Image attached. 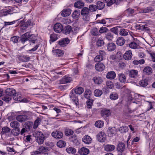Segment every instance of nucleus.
<instances>
[{
  "instance_id": "f257e3e1",
  "label": "nucleus",
  "mask_w": 155,
  "mask_h": 155,
  "mask_svg": "<svg viewBox=\"0 0 155 155\" xmlns=\"http://www.w3.org/2000/svg\"><path fill=\"white\" fill-rule=\"evenodd\" d=\"M27 40L33 43H35V41L37 40V38L34 35H30L29 32H27L22 35L21 41L22 43L24 44Z\"/></svg>"
},
{
  "instance_id": "f03ea898",
  "label": "nucleus",
  "mask_w": 155,
  "mask_h": 155,
  "mask_svg": "<svg viewBox=\"0 0 155 155\" xmlns=\"http://www.w3.org/2000/svg\"><path fill=\"white\" fill-rule=\"evenodd\" d=\"M5 92L6 95L2 97V99L6 102L9 101L12 99V96L13 97L16 93L15 90L10 88L7 89Z\"/></svg>"
},
{
  "instance_id": "7ed1b4c3",
  "label": "nucleus",
  "mask_w": 155,
  "mask_h": 155,
  "mask_svg": "<svg viewBox=\"0 0 155 155\" xmlns=\"http://www.w3.org/2000/svg\"><path fill=\"white\" fill-rule=\"evenodd\" d=\"M90 12L89 8L87 7H84L81 9V15L83 16V19L86 21H88L90 19Z\"/></svg>"
},
{
  "instance_id": "20e7f679",
  "label": "nucleus",
  "mask_w": 155,
  "mask_h": 155,
  "mask_svg": "<svg viewBox=\"0 0 155 155\" xmlns=\"http://www.w3.org/2000/svg\"><path fill=\"white\" fill-rule=\"evenodd\" d=\"M48 149L46 147L41 146L37 151H35L32 152V155L38 154L39 153L46 154V153L48 151Z\"/></svg>"
},
{
  "instance_id": "39448f33",
  "label": "nucleus",
  "mask_w": 155,
  "mask_h": 155,
  "mask_svg": "<svg viewBox=\"0 0 155 155\" xmlns=\"http://www.w3.org/2000/svg\"><path fill=\"white\" fill-rule=\"evenodd\" d=\"M97 139L100 142H103L106 140V135L104 132H100L97 134Z\"/></svg>"
},
{
  "instance_id": "423d86ee",
  "label": "nucleus",
  "mask_w": 155,
  "mask_h": 155,
  "mask_svg": "<svg viewBox=\"0 0 155 155\" xmlns=\"http://www.w3.org/2000/svg\"><path fill=\"white\" fill-rule=\"evenodd\" d=\"M63 29V26L60 23H57L54 26V30L57 33L61 32L62 31Z\"/></svg>"
},
{
  "instance_id": "0eeeda50",
  "label": "nucleus",
  "mask_w": 155,
  "mask_h": 155,
  "mask_svg": "<svg viewBox=\"0 0 155 155\" xmlns=\"http://www.w3.org/2000/svg\"><path fill=\"white\" fill-rule=\"evenodd\" d=\"M51 135L54 138L58 139L62 138L63 136L62 132L58 130L53 132Z\"/></svg>"
},
{
  "instance_id": "6e6552de",
  "label": "nucleus",
  "mask_w": 155,
  "mask_h": 155,
  "mask_svg": "<svg viewBox=\"0 0 155 155\" xmlns=\"http://www.w3.org/2000/svg\"><path fill=\"white\" fill-rule=\"evenodd\" d=\"M59 45L61 47H64L68 45L70 40L68 38H65L62 39L59 41Z\"/></svg>"
},
{
  "instance_id": "1a4fd4ad",
  "label": "nucleus",
  "mask_w": 155,
  "mask_h": 155,
  "mask_svg": "<svg viewBox=\"0 0 155 155\" xmlns=\"http://www.w3.org/2000/svg\"><path fill=\"white\" fill-rule=\"evenodd\" d=\"M95 68L96 70L99 71H101L105 69V66L102 63L98 62L95 65Z\"/></svg>"
},
{
  "instance_id": "9d476101",
  "label": "nucleus",
  "mask_w": 155,
  "mask_h": 155,
  "mask_svg": "<svg viewBox=\"0 0 155 155\" xmlns=\"http://www.w3.org/2000/svg\"><path fill=\"white\" fill-rule=\"evenodd\" d=\"M92 139L88 135H85L82 138V141L86 144H89L91 143Z\"/></svg>"
},
{
  "instance_id": "9b49d317",
  "label": "nucleus",
  "mask_w": 155,
  "mask_h": 155,
  "mask_svg": "<svg viewBox=\"0 0 155 155\" xmlns=\"http://www.w3.org/2000/svg\"><path fill=\"white\" fill-rule=\"evenodd\" d=\"M52 52L54 55L58 57L62 56L64 54L63 51L59 49L53 50Z\"/></svg>"
},
{
  "instance_id": "f8f14e48",
  "label": "nucleus",
  "mask_w": 155,
  "mask_h": 155,
  "mask_svg": "<svg viewBox=\"0 0 155 155\" xmlns=\"http://www.w3.org/2000/svg\"><path fill=\"white\" fill-rule=\"evenodd\" d=\"M16 120L20 122H24L28 119L27 117L25 115H20L16 117Z\"/></svg>"
},
{
  "instance_id": "ddd939ff",
  "label": "nucleus",
  "mask_w": 155,
  "mask_h": 155,
  "mask_svg": "<svg viewBox=\"0 0 155 155\" xmlns=\"http://www.w3.org/2000/svg\"><path fill=\"white\" fill-rule=\"evenodd\" d=\"M125 148V144L124 143L121 142L118 144L117 148L118 151L120 153H122L124 151Z\"/></svg>"
},
{
  "instance_id": "4468645a",
  "label": "nucleus",
  "mask_w": 155,
  "mask_h": 155,
  "mask_svg": "<svg viewBox=\"0 0 155 155\" xmlns=\"http://www.w3.org/2000/svg\"><path fill=\"white\" fill-rule=\"evenodd\" d=\"M78 152L81 155H87L89 153V150L87 148L83 147L79 150Z\"/></svg>"
},
{
  "instance_id": "2eb2a0df",
  "label": "nucleus",
  "mask_w": 155,
  "mask_h": 155,
  "mask_svg": "<svg viewBox=\"0 0 155 155\" xmlns=\"http://www.w3.org/2000/svg\"><path fill=\"white\" fill-rule=\"evenodd\" d=\"M71 81V79L70 77L65 76L60 80V82L61 84H65L70 83Z\"/></svg>"
},
{
  "instance_id": "dca6fc26",
  "label": "nucleus",
  "mask_w": 155,
  "mask_h": 155,
  "mask_svg": "<svg viewBox=\"0 0 155 155\" xmlns=\"http://www.w3.org/2000/svg\"><path fill=\"white\" fill-rule=\"evenodd\" d=\"M10 125L11 127L14 129H20V124L17 120H12L10 123Z\"/></svg>"
},
{
  "instance_id": "f3484780",
  "label": "nucleus",
  "mask_w": 155,
  "mask_h": 155,
  "mask_svg": "<svg viewBox=\"0 0 155 155\" xmlns=\"http://www.w3.org/2000/svg\"><path fill=\"white\" fill-rule=\"evenodd\" d=\"M132 53L130 50H129L124 54L123 57L126 60H130L132 58Z\"/></svg>"
},
{
  "instance_id": "a211bd4d",
  "label": "nucleus",
  "mask_w": 155,
  "mask_h": 155,
  "mask_svg": "<svg viewBox=\"0 0 155 155\" xmlns=\"http://www.w3.org/2000/svg\"><path fill=\"white\" fill-rule=\"evenodd\" d=\"M70 97L71 99L76 105H78V99L74 93L73 92H71L70 94Z\"/></svg>"
},
{
  "instance_id": "6ab92c4d",
  "label": "nucleus",
  "mask_w": 155,
  "mask_h": 155,
  "mask_svg": "<svg viewBox=\"0 0 155 155\" xmlns=\"http://www.w3.org/2000/svg\"><path fill=\"white\" fill-rule=\"evenodd\" d=\"M73 90L74 91V92L76 94L79 95L81 94L84 91V88L80 87H76L73 89Z\"/></svg>"
},
{
  "instance_id": "aec40b11",
  "label": "nucleus",
  "mask_w": 155,
  "mask_h": 155,
  "mask_svg": "<svg viewBox=\"0 0 155 155\" xmlns=\"http://www.w3.org/2000/svg\"><path fill=\"white\" fill-rule=\"evenodd\" d=\"M72 29L71 27L69 25L66 26L62 31L63 33L67 35L70 33Z\"/></svg>"
},
{
  "instance_id": "412c9836",
  "label": "nucleus",
  "mask_w": 155,
  "mask_h": 155,
  "mask_svg": "<svg viewBox=\"0 0 155 155\" xmlns=\"http://www.w3.org/2000/svg\"><path fill=\"white\" fill-rule=\"evenodd\" d=\"M138 74V71L137 70H131L129 71V75L130 77L134 78L137 77Z\"/></svg>"
},
{
  "instance_id": "4be33fe9",
  "label": "nucleus",
  "mask_w": 155,
  "mask_h": 155,
  "mask_svg": "<svg viewBox=\"0 0 155 155\" xmlns=\"http://www.w3.org/2000/svg\"><path fill=\"white\" fill-rule=\"evenodd\" d=\"M125 42V40L124 38L122 37H118L116 41V43L117 45L119 46L123 45Z\"/></svg>"
},
{
  "instance_id": "5701e85b",
  "label": "nucleus",
  "mask_w": 155,
  "mask_h": 155,
  "mask_svg": "<svg viewBox=\"0 0 155 155\" xmlns=\"http://www.w3.org/2000/svg\"><path fill=\"white\" fill-rule=\"evenodd\" d=\"M107 47L108 51H114L115 49L116 45L113 43H108L107 44Z\"/></svg>"
},
{
  "instance_id": "b1692460",
  "label": "nucleus",
  "mask_w": 155,
  "mask_h": 155,
  "mask_svg": "<svg viewBox=\"0 0 155 155\" xmlns=\"http://www.w3.org/2000/svg\"><path fill=\"white\" fill-rule=\"evenodd\" d=\"M115 148V146L113 145L107 144L104 147V150L107 151H112Z\"/></svg>"
},
{
  "instance_id": "393cba45",
  "label": "nucleus",
  "mask_w": 155,
  "mask_h": 155,
  "mask_svg": "<svg viewBox=\"0 0 155 155\" xmlns=\"http://www.w3.org/2000/svg\"><path fill=\"white\" fill-rule=\"evenodd\" d=\"M74 6L76 8H83L84 6V4L82 2L79 1L75 2L74 4Z\"/></svg>"
},
{
  "instance_id": "a878e982",
  "label": "nucleus",
  "mask_w": 155,
  "mask_h": 155,
  "mask_svg": "<svg viewBox=\"0 0 155 155\" xmlns=\"http://www.w3.org/2000/svg\"><path fill=\"white\" fill-rule=\"evenodd\" d=\"M32 25V23L30 20H28L26 22L23 24L21 28L22 30H25L29 26Z\"/></svg>"
},
{
  "instance_id": "bb28decb",
  "label": "nucleus",
  "mask_w": 155,
  "mask_h": 155,
  "mask_svg": "<svg viewBox=\"0 0 155 155\" xmlns=\"http://www.w3.org/2000/svg\"><path fill=\"white\" fill-rule=\"evenodd\" d=\"M115 77L116 74L113 71L108 72L106 75L107 78L110 79H113Z\"/></svg>"
},
{
  "instance_id": "cd10ccee",
  "label": "nucleus",
  "mask_w": 155,
  "mask_h": 155,
  "mask_svg": "<svg viewBox=\"0 0 155 155\" xmlns=\"http://www.w3.org/2000/svg\"><path fill=\"white\" fill-rule=\"evenodd\" d=\"M118 77L119 81L121 83H124L126 81V77L124 74L120 73L118 74Z\"/></svg>"
},
{
  "instance_id": "c85d7f7f",
  "label": "nucleus",
  "mask_w": 155,
  "mask_h": 155,
  "mask_svg": "<svg viewBox=\"0 0 155 155\" xmlns=\"http://www.w3.org/2000/svg\"><path fill=\"white\" fill-rule=\"evenodd\" d=\"M143 72L145 74L149 75L152 73V70L151 67L147 66L143 69Z\"/></svg>"
},
{
  "instance_id": "c756f323",
  "label": "nucleus",
  "mask_w": 155,
  "mask_h": 155,
  "mask_svg": "<svg viewBox=\"0 0 155 155\" xmlns=\"http://www.w3.org/2000/svg\"><path fill=\"white\" fill-rule=\"evenodd\" d=\"M101 113V116L104 117H108L110 114V111L108 110H102Z\"/></svg>"
},
{
  "instance_id": "7c9ffc66",
  "label": "nucleus",
  "mask_w": 155,
  "mask_h": 155,
  "mask_svg": "<svg viewBox=\"0 0 155 155\" xmlns=\"http://www.w3.org/2000/svg\"><path fill=\"white\" fill-rule=\"evenodd\" d=\"M71 13V10L70 9H67L64 10L61 13L62 16L66 17L69 16Z\"/></svg>"
},
{
  "instance_id": "2f4dec72",
  "label": "nucleus",
  "mask_w": 155,
  "mask_h": 155,
  "mask_svg": "<svg viewBox=\"0 0 155 155\" xmlns=\"http://www.w3.org/2000/svg\"><path fill=\"white\" fill-rule=\"evenodd\" d=\"M128 31L124 28L120 29L119 30V35L121 36H127L128 35Z\"/></svg>"
},
{
  "instance_id": "473e14b6",
  "label": "nucleus",
  "mask_w": 155,
  "mask_h": 155,
  "mask_svg": "<svg viewBox=\"0 0 155 155\" xmlns=\"http://www.w3.org/2000/svg\"><path fill=\"white\" fill-rule=\"evenodd\" d=\"M13 8H11L6 11H4L2 13V16H5L8 14H11L15 12Z\"/></svg>"
},
{
  "instance_id": "72a5a7b5",
  "label": "nucleus",
  "mask_w": 155,
  "mask_h": 155,
  "mask_svg": "<svg viewBox=\"0 0 155 155\" xmlns=\"http://www.w3.org/2000/svg\"><path fill=\"white\" fill-rule=\"evenodd\" d=\"M57 145L59 147L62 148L66 146V143L64 141L60 140L57 142Z\"/></svg>"
},
{
  "instance_id": "f704fd0d",
  "label": "nucleus",
  "mask_w": 155,
  "mask_h": 155,
  "mask_svg": "<svg viewBox=\"0 0 155 155\" xmlns=\"http://www.w3.org/2000/svg\"><path fill=\"white\" fill-rule=\"evenodd\" d=\"M22 95L20 94H17L16 93L15 95L13 97V98L14 100L19 101H21L22 100Z\"/></svg>"
},
{
  "instance_id": "c9c22d12",
  "label": "nucleus",
  "mask_w": 155,
  "mask_h": 155,
  "mask_svg": "<svg viewBox=\"0 0 155 155\" xmlns=\"http://www.w3.org/2000/svg\"><path fill=\"white\" fill-rule=\"evenodd\" d=\"M80 11L79 10H75L72 14V16L74 18H77L79 17L80 14Z\"/></svg>"
},
{
  "instance_id": "e433bc0d",
  "label": "nucleus",
  "mask_w": 155,
  "mask_h": 155,
  "mask_svg": "<svg viewBox=\"0 0 155 155\" xmlns=\"http://www.w3.org/2000/svg\"><path fill=\"white\" fill-rule=\"evenodd\" d=\"M97 5L96 6L97 8L99 10H101L104 7V4L100 1H98L97 2Z\"/></svg>"
},
{
  "instance_id": "4c0bfd02",
  "label": "nucleus",
  "mask_w": 155,
  "mask_h": 155,
  "mask_svg": "<svg viewBox=\"0 0 155 155\" xmlns=\"http://www.w3.org/2000/svg\"><path fill=\"white\" fill-rule=\"evenodd\" d=\"M92 94L91 91L88 89L86 90L84 93V97L87 99H89L90 98V96Z\"/></svg>"
},
{
  "instance_id": "58836bf2",
  "label": "nucleus",
  "mask_w": 155,
  "mask_h": 155,
  "mask_svg": "<svg viewBox=\"0 0 155 155\" xmlns=\"http://www.w3.org/2000/svg\"><path fill=\"white\" fill-rule=\"evenodd\" d=\"M41 121V118H38L35 121L34 124L33 128L34 129H36L37 128L38 126L40 124Z\"/></svg>"
},
{
  "instance_id": "ea45409f",
  "label": "nucleus",
  "mask_w": 155,
  "mask_h": 155,
  "mask_svg": "<svg viewBox=\"0 0 155 155\" xmlns=\"http://www.w3.org/2000/svg\"><path fill=\"white\" fill-rule=\"evenodd\" d=\"M94 83L97 84H100L103 82L102 78L100 77H95L94 78Z\"/></svg>"
},
{
  "instance_id": "a19ab883",
  "label": "nucleus",
  "mask_w": 155,
  "mask_h": 155,
  "mask_svg": "<svg viewBox=\"0 0 155 155\" xmlns=\"http://www.w3.org/2000/svg\"><path fill=\"white\" fill-rule=\"evenodd\" d=\"M128 128L126 126H123L120 127L119 131L121 133H125L128 131Z\"/></svg>"
},
{
  "instance_id": "79ce46f5",
  "label": "nucleus",
  "mask_w": 155,
  "mask_h": 155,
  "mask_svg": "<svg viewBox=\"0 0 155 155\" xmlns=\"http://www.w3.org/2000/svg\"><path fill=\"white\" fill-rule=\"evenodd\" d=\"M70 139L71 140V141L73 142V143H75L76 144H79V142L77 140V137L75 135H73L71 136L70 138Z\"/></svg>"
},
{
  "instance_id": "37998d69",
  "label": "nucleus",
  "mask_w": 155,
  "mask_h": 155,
  "mask_svg": "<svg viewBox=\"0 0 155 155\" xmlns=\"http://www.w3.org/2000/svg\"><path fill=\"white\" fill-rule=\"evenodd\" d=\"M102 93V91L98 89L95 90L94 91V96L97 97H100Z\"/></svg>"
},
{
  "instance_id": "c03bdc74",
  "label": "nucleus",
  "mask_w": 155,
  "mask_h": 155,
  "mask_svg": "<svg viewBox=\"0 0 155 155\" xmlns=\"http://www.w3.org/2000/svg\"><path fill=\"white\" fill-rule=\"evenodd\" d=\"M95 126L99 128H100L103 127L104 122L102 120H98L96 122L95 124Z\"/></svg>"
},
{
  "instance_id": "a18cd8bd",
  "label": "nucleus",
  "mask_w": 155,
  "mask_h": 155,
  "mask_svg": "<svg viewBox=\"0 0 155 155\" xmlns=\"http://www.w3.org/2000/svg\"><path fill=\"white\" fill-rule=\"evenodd\" d=\"M20 129H13L11 131L12 133L15 136H18L20 134Z\"/></svg>"
},
{
  "instance_id": "49530a36",
  "label": "nucleus",
  "mask_w": 155,
  "mask_h": 155,
  "mask_svg": "<svg viewBox=\"0 0 155 155\" xmlns=\"http://www.w3.org/2000/svg\"><path fill=\"white\" fill-rule=\"evenodd\" d=\"M66 151L69 153H76V149L72 147H69L66 149Z\"/></svg>"
},
{
  "instance_id": "de8ad7c7",
  "label": "nucleus",
  "mask_w": 155,
  "mask_h": 155,
  "mask_svg": "<svg viewBox=\"0 0 155 155\" xmlns=\"http://www.w3.org/2000/svg\"><path fill=\"white\" fill-rule=\"evenodd\" d=\"M50 41L53 42L58 39V37L57 34H53L50 35Z\"/></svg>"
},
{
  "instance_id": "09e8293b",
  "label": "nucleus",
  "mask_w": 155,
  "mask_h": 155,
  "mask_svg": "<svg viewBox=\"0 0 155 155\" xmlns=\"http://www.w3.org/2000/svg\"><path fill=\"white\" fill-rule=\"evenodd\" d=\"M10 131V128L7 127H5L2 128L1 133L3 134H6L9 133Z\"/></svg>"
},
{
  "instance_id": "8fccbe9b",
  "label": "nucleus",
  "mask_w": 155,
  "mask_h": 155,
  "mask_svg": "<svg viewBox=\"0 0 155 155\" xmlns=\"http://www.w3.org/2000/svg\"><path fill=\"white\" fill-rule=\"evenodd\" d=\"M93 102V100L92 99H89L86 101L87 107L88 108H91Z\"/></svg>"
},
{
  "instance_id": "3c124183",
  "label": "nucleus",
  "mask_w": 155,
  "mask_h": 155,
  "mask_svg": "<svg viewBox=\"0 0 155 155\" xmlns=\"http://www.w3.org/2000/svg\"><path fill=\"white\" fill-rule=\"evenodd\" d=\"M73 133L74 131L71 129L68 128H66L65 130V134L67 136L73 134Z\"/></svg>"
},
{
  "instance_id": "603ef678",
  "label": "nucleus",
  "mask_w": 155,
  "mask_h": 155,
  "mask_svg": "<svg viewBox=\"0 0 155 155\" xmlns=\"http://www.w3.org/2000/svg\"><path fill=\"white\" fill-rule=\"evenodd\" d=\"M104 2H105L107 3V6H110L116 2V0H103Z\"/></svg>"
},
{
  "instance_id": "864d4df0",
  "label": "nucleus",
  "mask_w": 155,
  "mask_h": 155,
  "mask_svg": "<svg viewBox=\"0 0 155 155\" xmlns=\"http://www.w3.org/2000/svg\"><path fill=\"white\" fill-rule=\"evenodd\" d=\"M32 123L30 122H27L25 124V128H26L27 130L28 131L30 130L31 128V127Z\"/></svg>"
},
{
  "instance_id": "5fc2aeb1",
  "label": "nucleus",
  "mask_w": 155,
  "mask_h": 155,
  "mask_svg": "<svg viewBox=\"0 0 155 155\" xmlns=\"http://www.w3.org/2000/svg\"><path fill=\"white\" fill-rule=\"evenodd\" d=\"M104 44V41L101 38H99L97 41L96 44L98 47H101L103 46Z\"/></svg>"
},
{
  "instance_id": "6e6d98bb",
  "label": "nucleus",
  "mask_w": 155,
  "mask_h": 155,
  "mask_svg": "<svg viewBox=\"0 0 155 155\" xmlns=\"http://www.w3.org/2000/svg\"><path fill=\"white\" fill-rule=\"evenodd\" d=\"M139 84L141 86H146L148 84L147 81V80L146 79L141 80L140 81Z\"/></svg>"
},
{
  "instance_id": "4d7b16f0",
  "label": "nucleus",
  "mask_w": 155,
  "mask_h": 155,
  "mask_svg": "<svg viewBox=\"0 0 155 155\" xmlns=\"http://www.w3.org/2000/svg\"><path fill=\"white\" fill-rule=\"evenodd\" d=\"M89 9L90 12H95L97 9L96 5H90L89 6Z\"/></svg>"
},
{
  "instance_id": "13d9d810",
  "label": "nucleus",
  "mask_w": 155,
  "mask_h": 155,
  "mask_svg": "<svg viewBox=\"0 0 155 155\" xmlns=\"http://www.w3.org/2000/svg\"><path fill=\"white\" fill-rule=\"evenodd\" d=\"M110 97L111 100H115L117 99L118 95L117 94L113 92L110 95Z\"/></svg>"
},
{
  "instance_id": "bf43d9fd",
  "label": "nucleus",
  "mask_w": 155,
  "mask_h": 155,
  "mask_svg": "<svg viewBox=\"0 0 155 155\" xmlns=\"http://www.w3.org/2000/svg\"><path fill=\"white\" fill-rule=\"evenodd\" d=\"M35 136L37 138L42 137L43 136V134L40 131H37L35 133Z\"/></svg>"
},
{
  "instance_id": "052dcab7",
  "label": "nucleus",
  "mask_w": 155,
  "mask_h": 155,
  "mask_svg": "<svg viewBox=\"0 0 155 155\" xmlns=\"http://www.w3.org/2000/svg\"><path fill=\"white\" fill-rule=\"evenodd\" d=\"M105 38L108 40H111L113 38V35L110 33H107L105 35Z\"/></svg>"
},
{
  "instance_id": "680f3d73",
  "label": "nucleus",
  "mask_w": 155,
  "mask_h": 155,
  "mask_svg": "<svg viewBox=\"0 0 155 155\" xmlns=\"http://www.w3.org/2000/svg\"><path fill=\"white\" fill-rule=\"evenodd\" d=\"M103 57L100 55H97L94 58V61L96 62H99L102 61L103 59Z\"/></svg>"
},
{
  "instance_id": "e2e57ef3",
  "label": "nucleus",
  "mask_w": 155,
  "mask_h": 155,
  "mask_svg": "<svg viewBox=\"0 0 155 155\" xmlns=\"http://www.w3.org/2000/svg\"><path fill=\"white\" fill-rule=\"evenodd\" d=\"M115 128H109V130L108 131L109 134H110V136H113V134H115Z\"/></svg>"
},
{
  "instance_id": "0e129e2a",
  "label": "nucleus",
  "mask_w": 155,
  "mask_h": 155,
  "mask_svg": "<svg viewBox=\"0 0 155 155\" xmlns=\"http://www.w3.org/2000/svg\"><path fill=\"white\" fill-rule=\"evenodd\" d=\"M129 45L130 47L131 48L135 49L137 48V43L134 41L131 42Z\"/></svg>"
},
{
  "instance_id": "69168bd1",
  "label": "nucleus",
  "mask_w": 155,
  "mask_h": 155,
  "mask_svg": "<svg viewBox=\"0 0 155 155\" xmlns=\"http://www.w3.org/2000/svg\"><path fill=\"white\" fill-rule=\"evenodd\" d=\"M120 28L119 26H116L113 28L111 29V31L114 33L115 34L117 35H118V28Z\"/></svg>"
},
{
  "instance_id": "338daca9",
  "label": "nucleus",
  "mask_w": 155,
  "mask_h": 155,
  "mask_svg": "<svg viewBox=\"0 0 155 155\" xmlns=\"http://www.w3.org/2000/svg\"><path fill=\"white\" fill-rule=\"evenodd\" d=\"M91 34L93 35L97 36L98 35V30L97 28H93L91 31Z\"/></svg>"
},
{
  "instance_id": "774afa93",
  "label": "nucleus",
  "mask_w": 155,
  "mask_h": 155,
  "mask_svg": "<svg viewBox=\"0 0 155 155\" xmlns=\"http://www.w3.org/2000/svg\"><path fill=\"white\" fill-rule=\"evenodd\" d=\"M45 139L43 137L37 138L36 139V141L39 144H42L44 141Z\"/></svg>"
}]
</instances>
